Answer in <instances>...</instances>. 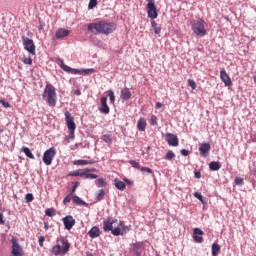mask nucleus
<instances>
[{
  "label": "nucleus",
  "mask_w": 256,
  "mask_h": 256,
  "mask_svg": "<svg viewBox=\"0 0 256 256\" xmlns=\"http://www.w3.org/2000/svg\"><path fill=\"white\" fill-rule=\"evenodd\" d=\"M12 243V256H25V252L21 245H19V239L13 237L11 239Z\"/></svg>",
  "instance_id": "9"
},
{
  "label": "nucleus",
  "mask_w": 256,
  "mask_h": 256,
  "mask_svg": "<svg viewBox=\"0 0 256 256\" xmlns=\"http://www.w3.org/2000/svg\"><path fill=\"white\" fill-rule=\"evenodd\" d=\"M180 153H181V155H183L184 157H187V155H189V150H187V149H182V150L180 151Z\"/></svg>",
  "instance_id": "52"
},
{
  "label": "nucleus",
  "mask_w": 256,
  "mask_h": 256,
  "mask_svg": "<svg viewBox=\"0 0 256 256\" xmlns=\"http://www.w3.org/2000/svg\"><path fill=\"white\" fill-rule=\"evenodd\" d=\"M44 229H45V231H47V229H49V226H48V225H45V226H44Z\"/></svg>",
  "instance_id": "60"
},
{
  "label": "nucleus",
  "mask_w": 256,
  "mask_h": 256,
  "mask_svg": "<svg viewBox=\"0 0 256 256\" xmlns=\"http://www.w3.org/2000/svg\"><path fill=\"white\" fill-rule=\"evenodd\" d=\"M38 243H39L40 247H43V244L45 243V236H40Z\"/></svg>",
  "instance_id": "51"
},
{
  "label": "nucleus",
  "mask_w": 256,
  "mask_h": 256,
  "mask_svg": "<svg viewBox=\"0 0 256 256\" xmlns=\"http://www.w3.org/2000/svg\"><path fill=\"white\" fill-rule=\"evenodd\" d=\"M69 33H71L69 30L64 28H59L56 31L55 37L56 39H63V37H69Z\"/></svg>",
  "instance_id": "18"
},
{
  "label": "nucleus",
  "mask_w": 256,
  "mask_h": 256,
  "mask_svg": "<svg viewBox=\"0 0 256 256\" xmlns=\"http://www.w3.org/2000/svg\"><path fill=\"white\" fill-rule=\"evenodd\" d=\"M71 195H73V194H68L65 198H64V200H63V203H64V205H67V203H71Z\"/></svg>",
  "instance_id": "49"
},
{
  "label": "nucleus",
  "mask_w": 256,
  "mask_h": 256,
  "mask_svg": "<svg viewBox=\"0 0 256 256\" xmlns=\"http://www.w3.org/2000/svg\"><path fill=\"white\" fill-rule=\"evenodd\" d=\"M151 27L154 29L155 35H161V27L157 24V22L152 21Z\"/></svg>",
  "instance_id": "28"
},
{
  "label": "nucleus",
  "mask_w": 256,
  "mask_h": 256,
  "mask_svg": "<svg viewBox=\"0 0 256 256\" xmlns=\"http://www.w3.org/2000/svg\"><path fill=\"white\" fill-rule=\"evenodd\" d=\"M196 179H201V172H195Z\"/></svg>",
  "instance_id": "56"
},
{
  "label": "nucleus",
  "mask_w": 256,
  "mask_h": 256,
  "mask_svg": "<svg viewBox=\"0 0 256 256\" xmlns=\"http://www.w3.org/2000/svg\"><path fill=\"white\" fill-rule=\"evenodd\" d=\"M96 185H98V187H107V182L105 179L99 178L96 180Z\"/></svg>",
  "instance_id": "35"
},
{
  "label": "nucleus",
  "mask_w": 256,
  "mask_h": 256,
  "mask_svg": "<svg viewBox=\"0 0 256 256\" xmlns=\"http://www.w3.org/2000/svg\"><path fill=\"white\" fill-rule=\"evenodd\" d=\"M72 201L75 203V205H79L80 207H87V202L83 201L81 198H79V196H73Z\"/></svg>",
  "instance_id": "24"
},
{
  "label": "nucleus",
  "mask_w": 256,
  "mask_h": 256,
  "mask_svg": "<svg viewBox=\"0 0 256 256\" xmlns=\"http://www.w3.org/2000/svg\"><path fill=\"white\" fill-rule=\"evenodd\" d=\"M234 183H235V185H239V186L243 185L244 184L243 178L236 177L234 180Z\"/></svg>",
  "instance_id": "44"
},
{
  "label": "nucleus",
  "mask_w": 256,
  "mask_h": 256,
  "mask_svg": "<svg viewBox=\"0 0 256 256\" xmlns=\"http://www.w3.org/2000/svg\"><path fill=\"white\" fill-rule=\"evenodd\" d=\"M150 125H153L154 127H157V125H158L157 116L152 115V116L150 117Z\"/></svg>",
  "instance_id": "39"
},
{
  "label": "nucleus",
  "mask_w": 256,
  "mask_h": 256,
  "mask_svg": "<svg viewBox=\"0 0 256 256\" xmlns=\"http://www.w3.org/2000/svg\"><path fill=\"white\" fill-rule=\"evenodd\" d=\"M124 181H125L128 185H131V180H129V179H124Z\"/></svg>",
  "instance_id": "58"
},
{
  "label": "nucleus",
  "mask_w": 256,
  "mask_h": 256,
  "mask_svg": "<svg viewBox=\"0 0 256 256\" xmlns=\"http://www.w3.org/2000/svg\"><path fill=\"white\" fill-rule=\"evenodd\" d=\"M163 107V104L161 102H156V109H161Z\"/></svg>",
  "instance_id": "54"
},
{
  "label": "nucleus",
  "mask_w": 256,
  "mask_h": 256,
  "mask_svg": "<svg viewBox=\"0 0 256 256\" xmlns=\"http://www.w3.org/2000/svg\"><path fill=\"white\" fill-rule=\"evenodd\" d=\"M117 223V219L115 218H108L104 221V225H115Z\"/></svg>",
  "instance_id": "38"
},
{
  "label": "nucleus",
  "mask_w": 256,
  "mask_h": 256,
  "mask_svg": "<svg viewBox=\"0 0 256 256\" xmlns=\"http://www.w3.org/2000/svg\"><path fill=\"white\" fill-rule=\"evenodd\" d=\"M79 185H81L79 182H74V186L72 187V190L70 192L71 195H73V193L77 191V187H79Z\"/></svg>",
  "instance_id": "50"
},
{
  "label": "nucleus",
  "mask_w": 256,
  "mask_h": 256,
  "mask_svg": "<svg viewBox=\"0 0 256 256\" xmlns=\"http://www.w3.org/2000/svg\"><path fill=\"white\" fill-rule=\"evenodd\" d=\"M203 235H204L203 230L199 228H194L193 238L196 241V243H203Z\"/></svg>",
  "instance_id": "17"
},
{
  "label": "nucleus",
  "mask_w": 256,
  "mask_h": 256,
  "mask_svg": "<svg viewBox=\"0 0 256 256\" xmlns=\"http://www.w3.org/2000/svg\"><path fill=\"white\" fill-rule=\"evenodd\" d=\"M0 104L3 105L5 109L11 108V104H9V102L5 101L4 99L0 100Z\"/></svg>",
  "instance_id": "46"
},
{
  "label": "nucleus",
  "mask_w": 256,
  "mask_h": 256,
  "mask_svg": "<svg viewBox=\"0 0 256 256\" xmlns=\"http://www.w3.org/2000/svg\"><path fill=\"white\" fill-rule=\"evenodd\" d=\"M108 97L112 103H115V92L113 90L108 91Z\"/></svg>",
  "instance_id": "42"
},
{
  "label": "nucleus",
  "mask_w": 256,
  "mask_h": 256,
  "mask_svg": "<svg viewBox=\"0 0 256 256\" xmlns=\"http://www.w3.org/2000/svg\"><path fill=\"white\" fill-rule=\"evenodd\" d=\"M26 203H31L34 199L33 194L28 193L25 195Z\"/></svg>",
  "instance_id": "45"
},
{
  "label": "nucleus",
  "mask_w": 256,
  "mask_h": 256,
  "mask_svg": "<svg viewBox=\"0 0 256 256\" xmlns=\"http://www.w3.org/2000/svg\"><path fill=\"white\" fill-rule=\"evenodd\" d=\"M131 91L129 90V88H124L121 91V99H124V101H128V99L131 98Z\"/></svg>",
  "instance_id": "22"
},
{
  "label": "nucleus",
  "mask_w": 256,
  "mask_h": 256,
  "mask_svg": "<svg viewBox=\"0 0 256 256\" xmlns=\"http://www.w3.org/2000/svg\"><path fill=\"white\" fill-rule=\"evenodd\" d=\"M22 63H24V65H33V59H31V57H23L21 58Z\"/></svg>",
  "instance_id": "33"
},
{
  "label": "nucleus",
  "mask_w": 256,
  "mask_h": 256,
  "mask_svg": "<svg viewBox=\"0 0 256 256\" xmlns=\"http://www.w3.org/2000/svg\"><path fill=\"white\" fill-rule=\"evenodd\" d=\"M75 95H81V91L76 90V91H75Z\"/></svg>",
  "instance_id": "59"
},
{
  "label": "nucleus",
  "mask_w": 256,
  "mask_h": 256,
  "mask_svg": "<svg viewBox=\"0 0 256 256\" xmlns=\"http://www.w3.org/2000/svg\"><path fill=\"white\" fill-rule=\"evenodd\" d=\"M188 85L193 91L197 89V83L193 79H188Z\"/></svg>",
  "instance_id": "36"
},
{
  "label": "nucleus",
  "mask_w": 256,
  "mask_h": 256,
  "mask_svg": "<svg viewBox=\"0 0 256 256\" xmlns=\"http://www.w3.org/2000/svg\"><path fill=\"white\" fill-rule=\"evenodd\" d=\"M70 248L71 244H69V241L61 239L60 241L57 242L55 246L52 247L50 253L55 256L67 255V253H69Z\"/></svg>",
  "instance_id": "3"
},
{
  "label": "nucleus",
  "mask_w": 256,
  "mask_h": 256,
  "mask_svg": "<svg viewBox=\"0 0 256 256\" xmlns=\"http://www.w3.org/2000/svg\"><path fill=\"white\" fill-rule=\"evenodd\" d=\"M64 115L68 131H70V135H74L75 129H77V125H75V118L71 116V113H69V111H66Z\"/></svg>",
  "instance_id": "8"
},
{
  "label": "nucleus",
  "mask_w": 256,
  "mask_h": 256,
  "mask_svg": "<svg viewBox=\"0 0 256 256\" xmlns=\"http://www.w3.org/2000/svg\"><path fill=\"white\" fill-rule=\"evenodd\" d=\"M102 141H104V143H112L113 142V137L109 134H105L101 137Z\"/></svg>",
  "instance_id": "31"
},
{
  "label": "nucleus",
  "mask_w": 256,
  "mask_h": 256,
  "mask_svg": "<svg viewBox=\"0 0 256 256\" xmlns=\"http://www.w3.org/2000/svg\"><path fill=\"white\" fill-rule=\"evenodd\" d=\"M147 15L150 19H157L159 14L157 13V7L155 6V0H147Z\"/></svg>",
  "instance_id": "11"
},
{
  "label": "nucleus",
  "mask_w": 256,
  "mask_h": 256,
  "mask_svg": "<svg viewBox=\"0 0 256 256\" xmlns=\"http://www.w3.org/2000/svg\"><path fill=\"white\" fill-rule=\"evenodd\" d=\"M93 161L91 160H76L74 161V165H93Z\"/></svg>",
  "instance_id": "30"
},
{
  "label": "nucleus",
  "mask_w": 256,
  "mask_h": 256,
  "mask_svg": "<svg viewBox=\"0 0 256 256\" xmlns=\"http://www.w3.org/2000/svg\"><path fill=\"white\" fill-rule=\"evenodd\" d=\"M22 43L24 46V49L30 53V55H35V43L33 42V39L22 36Z\"/></svg>",
  "instance_id": "10"
},
{
  "label": "nucleus",
  "mask_w": 256,
  "mask_h": 256,
  "mask_svg": "<svg viewBox=\"0 0 256 256\" xmlns=\"http://www.w3.org/2000/svg\"><path fill=\"white\" fill-rule=\"evenodd\" d=\"M209 151H211L210 143H202L199 146V152L202 157H209Z\"/></svg>",
  "instance_id": "15"
},
{
  "label": "nucleus",
  "mask_w": 256,
  "mask_h": 256,
  "mask_svg": "<svg viewBox=\"0 0 256 256\" xmlns=\"http://www.w3.org/2000/svg\"><path fill=\"white\" fill-rule=\"evenodd\" d=\"M103 229L104 231H111L112 235L118 237V235H125L129 231V226L118 225L113 227V225H104Z\"/></svg>",
  "instance_id": "5"
},
{
  "label": "nucleus",
  "mask_w": 256,
  "mask_h": 256,
  "mask_svg": "<svg viewBox=\"0 0 256 256\" xmlns=\"http://www.w3.org/2000/svg\"><path fill=\"white\" fill-rule=\"evenodd\" d=\"M56 155H57V150L55 149V147L49 148L43 154V157H42L43 163H45L47 166L51 165Z\"/></svg>",
  "instance_id": "7"
},
{
  "label": "nucleus",
  "mask_w": 256,
  "mask_h": 256,
  "mask_svg": "<svg viewBox=\"0 0 256 256\" xmlns=\"http://www.w3.org/2000/svg\"><path fill=\"white\" fill-rule=\"evenodd\" d=\"M143 249H145V245L143 242H136L132 244L131 252L133 256H141V253H143Z\"/></svg>",
  "instance_id": "12"
},
{
  "label": "nucleus",
  "mask_w": 256,
  "mask_h": 256,
  "mask_svg": "<svg viewBox=\"0 0 256 256\" xmlns=\"http://www.w3.org/2000/svg\"><path fill=\"white\" fill-rule=\"evenodd\" d=\"M45 215L47 217H55L56 215V212H55V209L54 208H48L45 210Z\"/></svg>",
  "instance_id": "32"
},
{
  "label": "nucleus",
  "mask_w": 256,
  "mask_h": 256,
  "mask_svg": "<svg viewBox=\"0 0 256 256\" xmlns=\"http://www.w3.org/2000/svg\"><path fill=\"white\" fill-rule=\"evenodd\" d=\"M138 131H145L147 129V120L145 118H140L137 122Z\"/></svg>",
  "instance_id": "20"
},
{
  "label": "nucleus",
  "mask_w": 256,
  "mask_h": 256,
  "mask_svg": "<svg viewBox=\"0 0 256 256\" xmlns=\"http://www.w3.org/2000/svg\"><path fill=\"white\" fill-rule=\"evenodd\" d=\"M61 69H63V71L66 73H70L71 75H89V73H95L93 68L79 70L71 68L65 64H61Z\"/></svg>",
  "instance_id": "6"
},
{
  "label": "nucleus",
  "mask_w": 256,
  "mask_h": 256,
  "mask_svg": "<svg viewBox=\"0 0 256 256\" xmlns=\"http://www.w3.org/2000/svg\"><path fill=\"white\" fill-rule=\"evenodd\" d=\"M140 170L142 173H149L150 175L153 173V170L148 167H142Z\"/></svg>",
  "instance_id": "48"
},
{
  "label": "nucleus",
  "mask_w": 256,
  "mask_h": 256,
  "mask_svg": "<svg viewBox=\"0 0 256 256\" xmlns=\"http://www.w3.org/2000/svg\"><path fill=\"white\" fill-rule=\"evenodd\" d=\"M194 197H195L196 199H199L203 204H205V201L203 200V195H201V193L195 192V193H194Z\"/></svg>",
  "instance_id": "47"
},
{
  "label": "nucleus",
  "mask_w": 256,
  "mask_h": 256,
  "mask_svg": "<svg viewBox=\"0 0 256 256\" xmlns=\"http://www.w3.org/2000/svg\"><path fill=\"white\" fill-rule=\"evenodd\" d=\"M220 79L226 87H231V85H233L231 77H229V74H227V71H225V69L220 71Z\"/></svg>",
  "instance_id": "14"
},
{
  "label": "nucleus",
  "mask_w": 256,
  "mask_h": 256,
  "mask_svg": "<svg viewBox=\"0 0 256 256\" xmlns=\"http://www.w3.org/2000/svg\"><path fill=\"white\" fill-rule=\"evenodd\" d=\"M114 185L116 187V189H119V191H125L126 189V185H125V182L119 180V179H115L114 180Z\"/></svg>",
  "instance_id": "23"
},
{
  "label": "nucleus",
  "mask_w": 256,
  "mask_h": 256,
  "mask_svg": "<svg viewBox=\"0 0 256 256\" xmlns=\"http://www.w3.org/2000/svg\"><path fill=\"white\" fill-rule=\"evenodd\" d=\"M64 225H75V219L73 216H66L63 218Z\"/></svg>",
  "instance_id": "27"
},
{
  "label": "nucleus",
  "mask_w": 256,
  "mask_h": 256,
  "mask_svg": "<svg viewBox=\"0 0 256 256\" xmlns=\"http://www.w3.org/2000/svg\"><path fill=\"white\" fill-rule=\"evenodd\" d=\"M100 103L102 106L99 108V112L109 115L111 109L109 108V105H107V97H102Z\"/></svg>",
  "instance_id": "16"
},
{
  "label": "nucleus",
  "mask_w": 256,
  "mask_h": 256,
  "mask_svg": "<svg viewBox=\"0 0 256 256\" xmlns=\"http://www.w3.org/2000/svg\"><path fill=\"white\" fill-rule=\"evenodd\" d=\"M97 175L96 174H91L89 172H85L84 174V179H97Z\"/></svg>",
  "instance_id": "40"
},
{
  "label": "nucleus",
  "mask_w": 256,
  "mask_h": 256,
  "mask_svg": "<svg viewBox=\"0 0 256 256\" xmlns=\"http://www.w3.org/2000/svg\"><path fill=\"white\" fill-rule=\"evenodd\" d=\"M164 159H166L167 161H171V159H175V153H173V151L169 150Z\"/></svg>",
  "instance_id": "34"
},
{
  "label": "nucleus",
  "mask_w": 256,
  "mask_h": 256,
  "mask_svg": "<svg viewBox=\"0 0 256 256\" xmlns=\"http://www.w3.org/2000/svg\"><path fill=\"white\" fill-rule=\"evenodd\" d=\"M5 223V221L3 220V213L0 212V224Z\"/></svg>",
  "instance_id": "57"
},
{
  "label": "nucleus",
  "mask_w": 256,
  "mask_h": 256,
  "mask_svg": "<svg viewBox=\"0 0 256 256\" xmlns=\"http://www.w3.org/2000/svg\"><path fill=\"white\" fill-rule=\"evenodd\" d=\"M22 153H24L26 155V157H28L29 159H35V156L33 155V153L31 152V149H29L28 147L23 146L21 149Z\"/></svg>",
  "instance_id": "26"
},
{
  "label": "nucleus",
  "mask_w": 256,
  "mask_h": 256,
  "mask_svg": "<svg viewBox=\"0 0 256 256\" xmlns=\"http://www.w3.org/2000/svg\"><path fill=\"white\" fill-rule=\"evenodd\" d=\"M86 171H87V173H95V172H97V169H95V168H86Z\"/></svg>",
  "instance_id": "53"
},
{
  "label": "nucleus",
  "mask_w": 256,
  "mask_h": 256,
  "mask_svg": "<svg viewBox=\"0 0 256 256\" xmlns=\"http://www.w3.org/2000/svg\"><path fill=\"white\" fill-rule=\"evenodd\" d=\"M85 173H87L86 168L70 172L69 175H70V177H85Z\"/></svg>",
  "instance_id": "21"
},
{
  "label": "nucleus",
  "mask_w": 256,
  "mask_h": 256,
  "mask_svg": "<svg viewBox=\"0 0 256 256\" xmlns=\"http://www.w3.org/2000/svg\"><path fill=\"white\" fill-rule=\"evenodd\" d=\"M94 7H97V0H90L88 4V8L94 9Z\"/></svg>",
  "instance_id": "43"
},
{
  "label": "nucleus",
  "mask_w": 256,
  "mask_h": 256,
  "mask_svg": "<svg viewBox=\"0 0 256 256\" xmlns=\"http://www.w3.org/2000/svg\"><path fill=\"white\" fill-rule=\"evenodd\" d=\"M210 171H219L221 169V163L217 161H212L209 163Z\"/></svg>",
  "instance_id": "25"
},
{
  "label": "nucleus",
  "mask_w": 256,
  "mask_h": 256,
  "mask_svg": "<svg viewBox=\"0 0 256 256\" xmlns=\"http://www.w3.org/2000/svg\"><path fill=\"white\" fill-rule=\"evenodd\" d=\"M166 141L170 147H179V138L175 134L166 133Z\"/></svg>",
  "instance_id": "13"
},
{
  "label": "nucleus",
  "mask_w": 256,
  "mask_h": 256,
  "mask_svg": "<svg viewBox=\"0 0 256 256\" xmlns=\"http://www.w3.org/2000/svg\"><path fill=\"white\" fill-rule=\"evenodd\" d=\"M254 81H256V77H254Z\"/></svg>",
  "instance_id": "61"
},
{
  "label": "nucleus",
  "mask_w": 256,
  "mask_h": 256,
  "mask_svg": "<svg viewBox=\"0 0 256 256\" xmlns=\"http://www.w3.org/2000/svg\"><path fill=\"white\" fill-rule=\"evenodd\" d=\"M65 229L71 231L73 229V225H65Z\"/></svg>",
  "instance_id": "55"
},
{
  "label": "nucleus",
  "mask_w": 256,
  "mask_h": 256,
  "mask_svg": "<svg viewBox=\"0 0 256 256\" xmlns=\"http://www.w3.org/2000/svg\"><path fill=\"white\" fill-rule=\"evenodd\" d=\"M130 165L134 168V169H141V165L139 164V162L135 161V160H130L129 161Z\"/></svg>",
  "instance_id": "37"
},
{
  "label": "nucleus",
  "mask_w": 256,
  "mask_h": 256,
  "mask_svg": "<svg viewBox=\"0 0 256 256\" xmlns=\"http://www.w3.org/2000/svg\"><path fill=\"white\" fill-rule=\"evenodd\" d=\"M115 29H117L115 23L105 20L88 24V31H91L94 35H111Z\"/></svg>",
  "instance_id": "1"
},
{
  "label": "nucleus",
  "mask_w": 256,
  "mask_h": 256,
  "mask_svg": "<svg viewBox=\"0 0 256 256\" xmlns=\"http://www.w3.org/2000/svg\"><path fill=\"white\" fill-rule=\"evenodd\" d=\"M103 197H105V190H99L98 194L96 196L97 201H101V199H103Z\"/></svg>",
  "instance_id": "41"
},
{
  "label": "nucleus",
  "mask_w": 256,
  "mask_h": 256,
  "mask_svg": "<svg viewBox=\"0 0 256 256\" xmlns=\"http://www.w3.org/2000/svg\"><path fill=\"white\" fill-rule=\"evenodd\" d=\"M42 97L46 100L49 107H55V105H57V91L55 90V86L52 84H47Z\"/></svg>",
  "instance_id": "2"
},
{
  "label": "nucleus",
  "mask_w": 256,
  "mask_h": 256,
  "mask_svg": "<svg viewBox=\"0 0 256 256\" xmlns=\"http://www.w3.org/2000/svg\"><path fill=\"white\" fill-rule=\"evenodd\" d=\"M89 237L91 239H96V237H99L101 235V232L99 231V228L97 226L92 227L88 232Z\"/></svg>",
  "instance_id": "19"
},
{
  "label": "nucleus",
  "mask_w": 256,
  "mask_h": 256,
  "mask_svg": "<svg viewBox=\"0 0 256 256\" xmlns=\"http://www.w3.org/2000/svg\"><path fill=\"white\" fill-rule=\"evenodd\" d=\"M219 251H221V245L219 244H212V256H217Z\"/></svg>",
  "instance_id": "29"
},
{
  "label": "nucleus",
  "mask_w": 256,
  "mask_h": 256,
  "mask_svg": "<svg viewBox=\"0 0 256 256\" xmlns=\"http://www.w3.org/2000/svg\"><path fill=\"white\" fill-rule=\"evenodd\" d=\"M190 25L194 35H197V37H205L207 35L206 23L203 20H191Z\"/></svg>",
  "instance_id": "4"
}]
</instances>
